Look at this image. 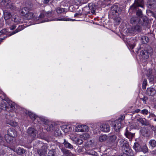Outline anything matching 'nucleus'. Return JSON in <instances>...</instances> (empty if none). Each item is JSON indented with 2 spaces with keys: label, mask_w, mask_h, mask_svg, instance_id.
Wrapping results in <instances>:
<instances>
[{
  "label": "nucleus",
  "mask_w": 156,
  "mask_h": 156,
  "mask_svg": "<svg viewBox=\"0 0 156 156\" xmlns=\"http://www.w3.org/2000/svg\"><path fill=\"white\" fill-rule=\"evenodd\" d=\"M60 131L59 129L57 130L55 132V135L56 136H59L60 135Z\"/></svg>",
  "instance_id": "obj_47"
},
{
  "label": "nucleus",
  "mask_w": 156,
  "mask_h": 156,
  "mask_svg": "<svg viewBox=\"0 0 156 156\" xmlns=\"http://www.w3.org/2000/svg\"><path fill=\"white\" fill-rule=\"evenodd\" d=\"M14 22H18V20H16V19H14Z\"/></svg>",
  "instance_id": "obj_63"
},
{
  "label": "nucleus",
  "mask_w": 156,
  "mask_h": 156,
  "mask_svg": "<svg viewBox=\"0 0 156 156\" xmlns=\"http://www.w3.org/2000/svg\"><path fill=\"white\" fill-rule=\"evenodd\" d=\"M142 40L144 43H147L149 41L148 38L145 36H144L142 37Z\"/></svg>",
  "instance_id": "obj_43"
},
{
  "label": "nucleus",
  "mask_w": 156,
  "mask_h": 156,
  "mask_svg": "<svg viewBox=\"0 0 156 156\" xmlns=\"http://www.w3.org/2000/svg\"><path fill=\"white\" fill-rule=\"evenodd\" d=\"M5 137L7 143L12 144L13 142V138L14 137H12L8 135H5Z\"/></svg>",
  "instance_id": "obj_19"
},
{
  "label": "nucleus",
  "mask_w": 156,
  "mask_h": 156,
  "mask_svg": "<svg viewBox=\"0 0 156 156\" xmlns=\"http://www.w3.org/2000/svg\"><path fill=\"white\" fill-rule=\"evenodd\" d=\"M148 7L151 9H154L156 8V1L154 0H151L147 2Z\"/></svg>",
  "instance_id": "obj_10"
},
{
  "label": "nucleus",
  "mask_w": 156,
  "mask_h": 156,
  "mask_svg": "<svg viewBox=\"0 0 156 156\" xmlns=\"http://www.w3.org/2000/svg\"><path fill=\"white\" fill-rule=\"evenodd\" d=\"M147 85V80L144 79L143 82L142 84V88L144 89H145L146 88V86Z\"/></svg>",
  "instance_id": "obj_44"
},
{
  "label": "nucleus",
  "mask_w": 156,
  "mask_h": 156,
  "mask_svg": "<svg viewBox=\"0 0 156 156\" xmlns=\"http://www.w3.org/2000/svg\"><path fill=\"white\" fill-rule=\"evenodd\" d=\"M90 137V135L87 133H84L80 136V138L83 140H86Z\"/></svg>",
  "instance_id": "obj_28"
},
{
  "label": "nucleus",
  "mask_w": 156,
  "mask_h": 156,
  "mask_svg": "<svg viewBox=\"0 0 156 156\" xmlns=\"http://www.w3.org/2000/svg\"><path fill=\"white\" fill-rule=\"evenodd\" d=\"M29 135L31 137V140H33L35 137L37 131L33 128L30 127L27 130Z\"/></svg>",
  "instance_id": "obj_7"
},
{
  "label": "nucleus",
  "mask_w": 156,
  "mask_h": 156,
  "mask_svg": "<svg viewBox=\"0 0 156 156\" xmlns=\"http://www.w3.org/2000/svg\"><path fill=\"white\" fill-rule=\"evenodd\" d=\"M89 153L90 154H91V155H94V152H93V151H92V152L91 153L90 152H89Z\"/></svg>",
  "instance_id": "obj_60"
},
{
  "label": "nucleus",
  "mask_w": 156,
  "mask_h": 156,
  "mask_svg": "<svg viewBox=\"0 0 156 156\" xmlns=\"http://www.w3.org/2000/svg\"><path fill=\"white\" fill-rule=\"evenodd\" d=\"M7 123L12 126H16L17 125V123L13 120H9L7 121Z\"/></svg>",
  "instance_id": "obj_33"
},
{
  "label": "nucleus",
  "mask_w": 156,
  "mask_h": 156,
  "mask_svg": "<svg viewBox=\"0 0 156 156\" xmlns=\"http://www.w3.org/2000/svg\"><path fill=\"white\" fill-rule=\"evenodd\" d=\"M136 15L139 17V18H140L142 17H146L143 16L142 11L140 9H138L136 12Z\"/></svg>",
  "instance_id": "obj_34"
},
{
  "label": "nucleus",
  "mask_w": 156,
  "mask_h": 156,
  "mask_svg": "<svg viewBox=\"0 0 156 156\" xmlns=\"http://www.w3.org/2000/svg\"><path fill=\"white\" fill-rule=\"evenodd\" d=\"M46 126L45 128L47 131H51L53 129L54 126L50 123H48V121H47L45 122Z\"/></svg>",
  "instance_id": "obj_16"
},
{
  "label": "nucleus",
  "mask_w": 156,
  "mask_h": 156,
  "mask_svg": "<svg viewBox=\"0 0 156 156\" xmlns=\"http://www.w3.org/2000/svg\"><path fill=\"white\" fill-rule=\"evenodd\" d=\"M38 147H41L40 149L37 150V152L40 156H45L46 154L47 151L48 149L47 146L45 144H43L42 142L39 141L37 142L36 144Z\"/></svg>",
  "instance_id": "obj_2"
},
{
  "label": "nucleus",
  "mask_w": 156,
  "mask_h": 156,
  "mask_svg": "<svg viewBox=\"0 0 156 156\" xmlns=\"http://www.w3.org/2000/svg\"><path fill=\"white\" fill-rule=\"evenodd\" d=\"M7 32L6 29H4L0 31V36L1 35H2L4 34H5Z\"/></svg>",
  "instance_id": "obj_50"
},
{
  "label": "nucleus",
  "mask_w": 156,
  "mask_h": 156,
  "mask_svg": "<svg viewBox=\"0 0 156 156\" xmlns=\"http://www.w3.org/2000/svg\"><path fill=\"white\" fill-rule=\"evenodd\" d=\"M141 113L144 115H147L148 114V111L147 109H144L141 111Z\"/></svg>",
  "instance_id": "obj_46"
},
{
  "label": "nucleus",
  "mask_w": 156,
  "mask_h": 156,
  "mask_svg": "<svg viewBox=\"0 0 156 156\" xmlns=\"http://www.w3.org/2000/svg\"><path fill=\"white\" fill-rule=\"evenodd\" d=\"M83 140L81 139H77V140L76 142V143H78L79 144H81L83 143Z\"/></svg>",
  "instance_id": "obj_48"
},
{
  "label": "nucleus",
  "mask_w": 156,
  "mask_h": 156,
  "mask_svg": "<svg viewBox=\"0 0 156 156\" xmlns=\"http://www.w3.org/2000/svg\"><path fill=\"white\" fill-rule=\"evenodd\" d=\"M149 144L152 147H155L156 146V141L154 140H151L149 142Z\"/></svg>",
  "instance_id": "obj_40"
},
{
  "label": "nucleus",
  "mask_w": 156,
  "mask_h": 156,
  "mask_svg": "<svg viewBox=\"0 0 156 156\" xmlns=\"http://www.w3.org/2000/svg\"><path fill=\"white\" fill-rule=\"evenodd\" d=\"M125 135L126 137L129 139H131L134 137V134L131 133V132H129L126 129V132L125 133Z\"/></svg>",
  "instance_id": "obj_25"
},
{
  "label": "nucleus",
  "mask_w": 156,
  "mask_h": 156,
  "mask_svg": "<svg viewBox=\"0 0 156 156\" xmlns=\"http://www.w3.org/2000/svg\"><path fill=\"white\" fill-rule=\"evenodd\" d=\"M117 138V136L115 134L109 136L108 139L109 143L111 144L115 143Z\"/></svg>",
  "instance_id": "obj_18"
},
{
  "label": "nucleus",
  "mask_w": 156,
  "mask_h": 156,
  "mask_svg": "<svg viewBox=\"0 0 156 156\" xmlns=\"http://www.w3.org/2000/svg\"><path fill=\"white\" fill-rule=\"evenodd\" d=\"M140 111V109H136V110H135L134 111V112L135 113H138Z\"/></svg>",
  "instance_id": "obj_58"
},
{
  "label": "nucleus",
  "mask_w": 156,
  "mask_h": 156,
  "mask_svg": "<svg viewBox=\"0 0 156 156\" xmlns=\"http://www.w3.org/2000/svg\"><path fill=\"white\" fill-rule=\"evenodd\" d=\"M28 115L30 118L33 120H35L36 118H37V119H38V118H37V116L36 115L31 112H28Z\"/></svg>",
  "instance_id": "obj_31"
},
{
  "label": "nucleus",
  "mask_w": 156,
  "mask_h": 156,
  "mask_svg": "<svg viewBox=\"0 0 156 156\" xmlns=\"http://www.w3.org/2000/svg\"><path fill=\"white\" fill-rule=\"evenodd\" d=\"M141 151H142L144 153H146L148 151V149L146 145H144L141 147Z\"/></svg>",
  "instance_id": "obj_38"
},
{
  "label": "nucleus",
  "mask_w": 156,
  "mask_h": 156,
  "mask_svg": "<svg viewBox=\"0 0 156 156\" xmlns=\"http://www.w3.org/2000/svg\"><path fill=\"white\" fill-rule=\"evenodd\" d=\"M67 11V9L65 8H62L60 7H58L56 8V12L58 13H65Z\"/></svg>",
  "instance_id": "obj_22"
},
{
  "label": "nucleus",
  "mask_w": 156,
  "mask_h": 156,
  "mask_svg": "<svg viewBox=\"0 0 156 156\" xmlns=\"http://www.w3.org/2000/svg\"><path fill=\"white\" fill-rule=\"evenodd\" d=\"M70 139L72 140L75 141V142L77 140V139L78 138H77V136L76 135H73L72 134H70Z\"/></svg>",
  "instance_id": "obj_39"
},
{
  "label": "nucleus",
  "mask_w": 156,
  "mask_h": 156,
  "mask_svg": "<svg viewBox=\"0 0 156 156\" xmlns=\"http://www.w3.org/2000/svg\"><path fill=\"white\" fill-rule=\"evenodd\" d=\"M25 16L27 20H30L33 18L34 16V15L32 12H28Z\"/></svg>",
  "instance_id": "obj_23"
},
{
  "label": "nucleus",
  "mask_w": 156,
  "mask_h": 156,
  "mask_svg": "<svg viewBox=\"0 0 156 156\" xmlns=\"http://www.w3.org/2000/svg\"><path fill=\"white\" fill-rule=\"evenodd\" d=\"M6 37H4L3 38H1V37H0V44L1 42H2V41Z\"/></svg>",
  "instance_id": "obj_56"
},
{
  "label": "nucleus",
  "mask_w": 156,
  "mask_h": 156,
  "mask_svg": "<svg viewBox=\"0 0 156 156\" xmlns=\"http://www.w3.org/2000/svg\"><path fill=\"white\" fill-rule=\"evenodd\" d=\"M52 13L51 12H42L38 17V20H40V19H42L45 17H50L52 16Z\"/></svg>",
  "instance_id": "obj_11"
},
{
  "label": "nucleus",
  "mask_w": 156,
  "mask_h": 156,
  "mask_svg": "<svg viewBox=\"0 0 156 156\" xmlns=\"http://www.w3.org/2000/svg\"><path fill=\"white\" fill-rule=\"evenodd\" d=\"M73 2L74 4L78 5L81 3L82 0H73Z\"/></svg>",
  "instance_id": "obj_45"
},
{
  "label": "nucleus",
  "mask_w": 156,
  "mask_h": 156,
  "mask_svg": "<svg viewBox=\"0 0 156 156\" xmlns=\"http://www.w3.org/2000/svg\"><path fill=\"white\" fill-rule=\"evenodd\" d=\"M137 121L139 122L142 126H148L150 125L149 122L145 118H139L137 119Z\"/></svg>",
  "instance_id": "obj_12"
},
{
  "label": "nucleus",
  "mask_w": 156,
  "mask_h": 156,
  "mask_svg": "<svg viewBox=\"0 0 156 156\" xmlns=\"http://www.w3.org/2000/svg\"><path fill=\"white\" fill-rule=\"evenodd\" d=\"M61 150L62 152L64 154H65L69 155H71L72 153L70 152L69 150L64 148H62L61 149Z\"/></svg>",
  "instance_id": "obj_36"
},
{
  "label": "nucleus",
  "mask_w": 156,
  "mask_h": 156,
  "mask_svg": "<svg viewBox=\"0 0 156 156\" xmlns=\"http://www.w3.org/2000/svg\"><path fill=\"white\" fill-rule=\"evenodd\" d=\"M7 103L6 102H2V103L0 105V112H1L2 109H4V108H7V106L6 105Z\"/></svg>",
  "instance_id": "obj_41"
},
{
  "label": "nucleus",
  "mask_w": 156,
  "mask_h": 156,
  "mask_svg": "<svg viewBox=\"0 0 156 156\" xmlns=\"http://www.w3.org/2000/svg\"><path fill=\"white\" fill-rule=\"evenodd\" d=\"M146 72H147V73H145L146 74L147 76H149L151 74V69H149L148 70L146 71Z\"/></svg>",
  "instance_id": "obj_49"
},
{
  "label": "nucleus",
  "mask_w": 156,
  "mask_h": 156,
  "mask_svg": "<svg viewBox=\"0 0 156 156\" xmlns=\"http://www.w3.org/2000/svg\"><path fill=\"white\" fill-rule=\"evenodd\" d=\"M123 154L122 155V156H128L129 155H130L129 154L126 153H123Z\"/></svg>",
  "instance_id": "obj_55"
},
{
  "label": "nucleus",
  "mask_w": 156,
  "mask_h": 156,
  "mask_svg": "<svg viewBox=\"0 0 156 156\" xmlns=\"http://www.w3.org/2000/svg\"><path fill=\"white\" fill-rule=\"evenodd\" d=\"M124 118V117L123 116H122V118H120V120H123Z\"/></svg>",
  "instance_id": "obj_62"
},
{
  "label": "nucleus",
  "mask_w": 156,
  "mask_h": 156,
  "mask_svg": "<svg viewBox=\"0 0 156 156\" xmlns=\"http://www.w3.org/2000/svg\"><path fill=\"white\" fill-rule=\"evenodd\" d=\"M79 15V14L78 13H76L74 15V16L75 17H76V16H78V15Z\"/></svg>",
  "instance_id": "obj_61"
},
{
  "label": "nucleus",
  "mask_w": 156,
  "mask_h": 156,
  "mask_svg": "<svg viewBox=\"0 0 156 156\" xmlns=\"http://www.w3.org/2000/svg\"><path fill=\"white\" fill-rule=\"evenodd\" d=\"M144 6L143 0H135L133 4L130 6L129 9L132 11H134L138 7H143Z\"/></svg>",
  "instance_id": "obj_5"
},
{
  "label": "nucleus",
  "mask_w": 156,
  "mask_h": 156,
  "mask_svg": "<svg viewBox=\"0 0 156 156\" xmlns=\"http://www.w3.org/2000/svg\"><path fill=\"white\" fill-rule=\"evenodd\" d=\"M63 144H64L65 147L66 148L73 149V146L67 141H66L65 139L64 140Z\"/></svg>",
  "instance_id": "obj_26"
},
{
  "label": "nucleus",
  "mask_w": 156,
  "mask_h": 156,
  "mask_svg": "<svg viewBox=\"0 0 156 156\" xmlns=\"http://www.w3.org/2000/svg\"><path fill=\"white\" fill-rule=\"evenodd\" d=\"M13 150L19 155L22 154L25 152V150L21 147H18L17 149L14 148Z\"/></svg>",
  "instance_id": "obj_21"
},
{
  "label": "nucleus",
  "mask_w": 156,
  "mask_h": 156,
  "mask_svg": "<svg viewBox=\"0 0 156 156\" xmlns=\"http://www.w3.org/2000/svg\"><path fill=\"white\" fill-rule=\"evenodd\" d=\"M114 128L115 131L118 132L121 126V123L119 121H117L114 122Z\"/></svg>",
  "instance_id": "obj_15"
},
{
  "label": "nucleus",
  "mask_w": 156,
  "mask_h": 156,
  "mask_svg": "<svg viewBox=\"0 0 156 156\" xmlns=\"http://www.w3.org/2000/svg\"><path fill=\"white\" fill-rule=\"evenodd\" d=\"M4 18L5 20L9 19L12 16V15L10 12L5 11L4 12Z\"/></svg>",
  "instance_id": "obj_29"
},
{
  "label": "nucleus",
  "mask_w": 156,
  "mask_h": 156,
  "mask_svg": "<svg viewBox=\"0 0 156 156\" xmlns=\"http://www.w3.org/2000/svg\"><path fill=\"white\" fill-rule=\"evenodd\" d=\"M153 15L154 17L156 18V12H155L154 13Z\"/></svg>",
  "instance_id": "obj_64"
},
{
  "label": "nucleus",
  "mask_w": 156,
  "mask_h": 156,
  "mask_svg": "<svg viewBox=\"0 0 156 156\" xmlns=\"http://www.w3.org/2000/svg\"><path fill=\"white\" fill-rule=\"evenodd\" d=\"M25 28L24 25H21L19 26V27L17 28L14 31L12 32L9 34V36H11L16 33L22 30Z\"/></svg>",
  "instance_id": "obj_17"
},
{
  "label": "nucleus",
  "mask_w": 156,
  "mask_h": 156,
  "mask_svg": "<svg viewBox=\"0 0 156 156\" xmlns=\"http://www.w3.org/2000/svg\"><path fill=\"white\" fill-rule=\"evenodd\" d=\"M89 127L86 125H78L75 128V131L76 132H87L89 130Z\"/></svg>",
  "instance_id": "obj_6"
},
{
  "label": "nucleus",
  "mask_w": 156,
  "mask_h": 156,
  "mask_svg": "<svg viewBox=\"0 0 156 156\" xmlns=\"http://www.w3.org/2000/svg\"><path fill=\"white\" fill-rule=\"evenodd\" d=\"M153 54L152 48L147 45L144 50H142L140 52V55L144 59H147L149 57V55H151Z\"/></svg>",
  "instance_id": "obj_3"
},
{
  "label": "nucleus",
  "mask_w": 156,
  "mask_h": 156,
  "mask_svg": "<svg viewBox=\"0 0 156 156\" xmlns=\"http://www.w3.org/2000/svg\"><path fill=\"white\" fill-rule=\"evenodd\" d=\"M4 3V6L7 9H13V7L11 5V3L10 1H5Z\"/></svg>",
  "instance_id": "obj_24"
},
{
  "label": "nucleus",
  "mask_w": 156,
  "mask_h": 156,
  "mask_svg": "<svg viewBox=\"0 0 156 156\" xmlns=\"http://www.w3.org/2000/svg\"><path fill=\"white\" fill-rule=\"evenodd\" d=\"M62 128L65 132H67L71 130L70 126H68L63 125L62 127Z\"/></svg>",
  "instance_id": "obj_35"
},
{
  "label": "nucleus",
  "mask_w": 156,
  "mask_h": 156,
  "mask_svg": "<svg viewBox=\"0 0 156 156\" xmlns=\"http://www.w3.org/2000/svg\"><path fill=\"white\" fill-rule=\"evenodd\" d=\"M51 20H42V21L40 22L39 23H43V22H48V21H51Z\"/></svg>",
  "instance_id": "obj_54"
},
{
  "label": "nucleus",
  "mask_w": 156,
  "mask_h": 156,
  "mask_svg": "<svg viewBox=\"0 0 156 156\" xmlns=\"http://www.w3.org/2000/svg\"><path fill=\"white\" fill-rule=\"evenodd\" d=\"M100 130L105 132H108L110 130L109 125L107 123L102 124L100 127Z\"/></svg>",
  "instance_id": "obj_8"
},
{
  "label": "nucleus",
  "mask_w": 156,
  "mask_h": 156,
  "mask_svg": "<svg viewBox=\"0 0 156 156\" xmlns=\"http://www.w3.org/2000/svg\"><path fill=\"white\" fill-rule=\"evenodd\" d=\"M19 12L21 15L25 16L27 12H28V10L27 8H25L20 10Z\"/></svg>",
  "instance_id": "obj_27"
},
{
  "label": "nucleus",
  "mask_w": 156,
  "mask_h": 156,
  "mask_svg": "<svg viewBox=\"0 0 156 156\" xmlns=\"http://www.w3.org/2000/svg\"><path fill=\"white\" fill-rule=\"evenodd\" d=\"M146 93L148 95L153 96L156 94V90L153 88L150 87L147 89Z\"/></svg>",
  "instance_id": "obj_14"
},
{
  "label": "nucleus",
  "mask_w": 156,
  "mask_h": 156,
  "mask_svg": "<svg viewBox=\"0 0 156 156\" xmlns=\"http://www.w3.org/2000/svg\"><path fill=\"white\" fill-rule=\"evenodd\" d=\"M44 3H48L50 1V0H44Z\"/></svg>",
  "instance_id": "obj_57"
},
{
  "label": "nucleus",
  "mask_w": 156,
  "mask_h": 156,
  "mask_svg": "<svg viewBox=\"0 0 156 156\" xmlns=\"http://www.w3.org/2000/svg\"><path fill=\"white\" fill-rule=\"evenodd\" d=\"M5 151L4 150L3 151H2V152H0V153H1V154L2 155H3L5 154Z\"/></svg>",
  "instance_id": "obj_59"
},
{
  "label": "nucleus",
  "mask_w": 156,
  "mask_h": 156,
  "mask_svg": "<svg viewBox=\"0 0 156 156\" xmlns=\"http://www.w3.org/2000/svg\"><path fill=\"white\" fill-rule=\"evenodd\" d=\"M56 153L55 149L50 150L48 154V156H56Z\"/></svg>",
  "instance_id": "obj_30"
},
{
  "label": "nucleus",
  "mask_w": 156,
  "mask_h": 156,
  "mask_svg": "<svg viewBox=\"0 0 156 156\" xmlns=\"http://www.w3.org/2000/svg\"><path fill=\"white\" fill-rule=\"evenodd\" d=\"M54 20L56 21H69L71 20L70 19L66 18H61L60 19L57 18Z\"/></svg>",
  "instance_id": "obj_42"
},
{
  "label": "nucleus",
  "mask_w": 156,
  "mask_h": 156,
  "mask_svg": "<svg viewBox=\"0 0 156 156\" xmlns=\"http://www.w3.org/2000/svg\"><path fill=\"white\" fill-rule=\"evenodd\" d=\"M70 0H64L61 4V5L66 7H69V2Z\"/></svg>",
  "instance_id": "obj_32"
},
{
  "label": "nucleus",
  "mask_w": 156,
  "mask_h": 156,
  "mask_svg": "<svg viewBox=\"0 0 156 156\" xmlns=\"http://www.w3.org/2000/svg\"><path fill=\"white\" fill-rule=\"evenodd\" d=\"M133 149L136 152L141 151V147L138 142L134 143V144L133 146Z\"/></svg>",
  "instance_id": "obj_20"
},
{
  "label": "nucleus",
  "mask_w": 156,
  "mask_h": 156,
  "mask_svg": "<svg viewBox=\"0 0 156 156\" xmlns=\"http://www.w3.org/2000/svg\"><path fill=\"white\" fill-rule=\"evenodd\" d=\"M151 128L152 130L154 131V132H156V126H151Z\"/></svg>",
  "instance_id": "obj_52"
},
{
  "label": "nucleus",
  "mask_w": 156,
  "mask_h": 156,
  "mask_svg": "<svg viewBox=\"0 0 156 156\" xmlns=\"http://www.w3.org/2000/svg\"><path fill=\"white\" fill-rule=\"evenodd\" d=\"M119 143H120L121 144H122V147L123 153H127L129 154L130 155L131 152L132 151V150L129 147V144L126 141L123 139H122L120 140Z\"/></svg>",
  "instance_id": "obj_4"
},
{
  "label": "nucleus",
  "mask_w": 156,
  "mask_h": 156,
  "mask_svg": "<svg viewBox=\"0 0 156 156\" xmlns=\"http://www.w3.org/2000/svg\"><path fill=\"white\" fill-rule=\"evenodd\" d=\"M8 135L12 137H15L17 136L16 132L13 128H10L8 130Z\"/></svg>",
  "instance_id": "obj_13"
},
{
  "label": "nucleus",
  "mask_w": 156,
  "mask_h": 156,
  "mask_svg": "<svg viewBox=\"0 0 156 156\" xmlns=\"http://www.w3.org/2000/svg\"><path fill=\"white\" fill-rule=\"evenodd\" d=\"M16 27V26L15 25H13L10 27V30H13L15 29Z\"/></svg>",
  "instance_id": "obj_53"
},
{
  "label": "nucleus",
  "mask_w": 156,
  "mask_h": 156,
  "mask_svg": "<svg viewBox=\"0 0 156 156\" xmlns=\"http://www.w3.org/2000/svg\"><path fill=\"white\" fill-rule=\"evenodd\" d=\"M111 13L114 15H116L119 12V9L117 5H114L111 8Z\"/></svg>",
  "instance_id": "obj_9"
},
{
  "label": "nucleus",
  "mask_w": 156,
  "mask_h": 156,
  "mask_svg": "<svg viewBox=\"0 0 156 156\" xmlns=\"http://www.w3.org/2000/svg\"><path fill=\"white\" fill-rule=\"evenodd\" d=\"M3 144V137L0 135V145H2Z\"/></svg>",
  "instance_id": "obj_51"
},
{
  "label": "nucleus",
  "mask_w": 156,
  "mask_h": 156,
  "mask_svg": "<svg viewBox=\"0 0 156 156\" xmlns=\"http://www.w3.org/2000/svg\"><path fill=\"white\" fill-rule=\"evenodd\" d=\"M147 19L146 17L139 18L136 16H133L130 19V22L134 30H140L142 26H147Z\"/></svg>",
  "instance_id": "obj_1"
},
{
  "label": "nucleus",
  "mask_w": 156,
  "mask_h": 156,
  "mask_svg": "<svg viewBox=\"0 0 156 156\" xmlns=\"http://www.w3.org/2000/svg\"><path fill=\"white\" fill-rule=\"evenodd\" d=\"M108 138L106 135L101 136L99 138V141L100 142H103L107 139Z\"/></svg>",
  "instance_id": "obj_37"
}]
</instances>
